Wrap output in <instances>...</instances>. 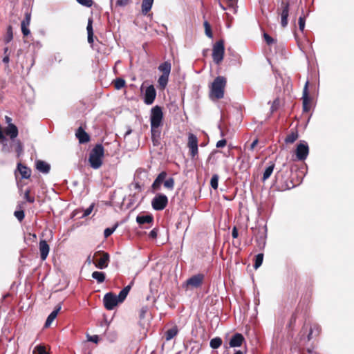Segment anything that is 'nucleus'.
I'll return each instance as SVG.
<instances>
[{"instance_id":"obj_39","label":"nucleus","mask_w":354,"mask_h":354,"mask_svg":"<svg viewBox=\"0 0 354 354\" xmlns=\"http://www.w3.org/2000/svg\"><path fill=\"white\" fill-rule=\"evenodd\" d=\"M164 186L170 189V190H172L174 189V179L173 178H169L167 179H166L165 180H164Z\"/></svg>"},{"instance_id":"obj_1","label":"nucleus","mask_w":354,"mask_h":354,"mask_svg":"<svg viewBox=\"0 0 354 354\" xmlns=\"http://www.w3.org/2000/svg\"><path fill=\"white\" fill-rule=\"evenodd\" d=\"M104 154V147L101 144L96 145L92 149L89 154L88 162L93 169H97L102 166Z\"/></svg>"},{"instance_id":"obj_25","label":"nucleus","mask_w":354,"mask_h":354,"mask_svg":"<svg viewBox=\"0 0 354 354\" xmlns=\"http://www.w3.org/2000/svg\"><path fill=\"white\" fill-rule=\"evenodd\" d=\"M133 284V282L131 283V284L127 286L126 287H124L118 294V295H116L117 298H118V300H119V301L120 303L123 302L124 301V299H126V297H127L131 288V285Z\"/></svg>"},{"instance_id":"obj_45","label":"nucleus","mask_w":354,"mask_h":354,"mask_svg":"<svg viewBox=\"0 0 354 354\" xmlns=\"http://www.w3.org/2000/svg\"><path fill=\"white\" fill-rule=\"evenodd\" d=\"M80 4L86 6L91 7L93 5V0H76Z\"/></svg>"},{"instance_id":"obj_20","label":"nucleus","mask_w":354,"mask_h":354,"mask_svg":"<svg viewBox=\"0 0 354 354\" xmlns=\"http://www.w3.org/2000/svg\"><path fill=\"white\" fill-rule=\"evenodd\" d=\"M36 169L43 174H48L50 171V166L43 160H37L35 162Z\"/></svg>"},{"instance_id":"obj_61","label":"nucleus","mask_w":354,"mask_h":354,"mask_svg":"<svg viewBox=\"0 0 354 354\" xmlns=\"http://www.w3.org/2000/svg\"><path fill=\"white\" fill-rule=\"evenodd\" d=\"M307 330H308V326L306 324H305L301 330V337H303V335H304V333H306L307 332Z\"/></svg>"},{"instance_id":"obj_30","label":"nucleus","mask_w":354,"mask_h":354,"mask_svg":"<svg viewBox=\"0 0 354 354\" xmlns=\"http://www.w3.org/2000/svg\"><path fill=\"white\" fill-rule=\"evenodd\" d=\"M274 168V164L273 162H271L270 165L266 167V169H265V171L263 172V178H262L263 181H266L267 179H268L270 177L271 174L273 172Z\"/></svg>"},{"instance_id":"obj_43","label":"nucleus","mask_w":354,"mask_h":354,"mask_svg":"<svg viewBox=\"0 0 354 354\" xmlns=\"http://www.w3.org/2000/svg\"><path fill=\"white\" fill-rule=\"evenodd\" d=\"M31 15L29 12H26L25 15V18L21 23V25L29 26L30 24Z\"/></svg>"},{"instance_id":"obj_38","label":"nucleus","mask_w":354,"mask_h":354,"mask_svg":"<svg viewBox=\"0 0 354 354\" xmlns=\"http://www.w3.org/2000/svg\"><path fill=\"white\" fill-rule=\"evenodd\" d=\"M218 179H219V176H218V174H214L212 176V178H211L210 185H211V187L214 189H218Z\"/></svg>"},{"instance_id":"obj_3","label":"nucleus","mask_w":354,"mask_h":354,"mask_svg":"<svg viewBox=\"0 0 354 354\" xmlns=\"http://www.w3.org/2000/svg\"><path fill=\"white\" fill-rule=\"evenodd\" d=\"M289 10H290V4L288 1L281 0V2L278 3V6L277 8V13L280 17L281 26L283 28H286L288 26V17L289 15Z\"/></svg>"},{"instance_id":"obj_26","label":"nucleus","mask_w":354,"mask_h":354,"mask_svg":"<svg viewBox=\"0 0 354 354\" xmlns=\"http://www.w3.org/2000/svg\"><path fill=\"white\" fill-rule=\"evenodd\" d=\"M171 63L169 62H165L160 64L158 66L159 71L162 72L164 75H168L169 76L170 72H171Z\"/></svg>"},{"instance_id":"obj_14","label":"nucleus","mask_w":354,"mask_h":354,"mask_svg":"<svg viewBox=\"0 0 354 354\" xmlns=\"http://www.w3.org/2000/svg\"><path fill=\"white\" fill-rule=\"evenodd\" d=\"M40 258L45 261L49 254L50 247L45 240H41L39 243Z\"/></svg>"},{"instance_id":"obj_17","label":"nucleus","mask_w":354,"mask_h":354,"mask_svg":"<svg viewBox=\"0 0 354 354\" xmlns=\"http://www.w3.org/2000/svg\"><path fill=\"white\" fill-rule=\"evenodd\" d=\"M245 339L241 333H235L230 339L229 345L230 347H239L242 345Z\"/></svg>"},{"instance_id":"obj_31","label":"nucleus","mask_w":354,"mask_h":354,"mask_svg":"<svg viewBox=\"0 0 354 354\" xmlns=\"http://www.w3.org/2000/svg\"><path fill=\"white\" fill-rule=\"evenodd\" d=\"M92 277L95 279L98 283H101L105 280V274L102 272L95 271L92 273Z\"/></svg>"},{"instance_id":"obj_13","label":"nucleus","mask_w":354,"mask_h":354,"mask_svg":"<svg viewBox=\"0 0 354 354\" xmlns=\"http://www.w3.org/2000/svg\"><path fill=\"white\" fill-rule=\"evenodd\" d=\"M156 96V91L153 85L148 86L145 91V103L146 104H153Z\"/></svg>"},{"instance_id":"obj_12","label":"nucleus","mask_w":354,"mask_h":354,"mask_svg":"<svg viewBox=\"0 0 354 354\" xmlns=\"http://www.w3.org/2000/svg\"><path fill=\"white\" fill-rule=\"evenodd\" d=\"M204 279V276L202 274H198L192 276V277L189 278L186 282L184 286H185L187 288L189 287L192 288H198L201 286V285L203 283Z\"/></svg>"},{"instance_id":"obj_49","label":"nucleus","mask_w":354,"mask_h":354,"mask_svg":"<svg viewBox=\"0 0 354 354\" xmlns=\"http://www.w3.org/2000/svg\"><path fill=\"white\" fill-rule=\"evenodd\" d=\"M131 0H117L116 5L119 6H125L131 3Z\"/></svg>"},{"instance_id":"obj_57","label":"nucleus","mask_w":354,"mask_h":354,"mask_svg":"<svg viewBox=\"0 0 354 354\" xmlns=\"http://www.w3.org/2000/svg\"><path fill=\"white\" fill-rule=\"evenodd\" d=\"M149 237L152 239H156L157 237V230L156 229H153L149 234Z\"/></svg>"},{"instance_id":"obj_19","label":"nucleus","mask_w":354,"mask_h":354,"mask_svg":"<svg viewBox=\"0 0 354 354\" xmlns=\"http://www.w3.org/2000/svg\"><path fill=\"white\" fill-rule=\"evenodd\" d=\"M75 136L78 138L80 143H86L90 140L89 136L82 127L77 129Z\"/></svg>"},{"instance_id":"obj_33","label":"nucleus","mask_w":354,"mask_h":354,"mask_svg":"<svg viewBox=\"0 0 354 354\" xmlns=\"http://www.w3.org/2000/svg\"><path fill=\"white\" fill-rule=\"evenodd\" d=\"M222 344V339L221 337H216L211 339L209 342L210 347L214 349L219 348Z\"/></svg>"},{"instance_id":"obj_24","label":"nucleus","mask_w":354,"mask_h":354,"mask_svg":"<svg viewBox=\"0 0 354 354\" xmlns=\"http://www.w3.org/2000/svg\"><path fill=\"white\" fill-rule=\"evenodd\" d=\"M17 169L19 170L22 178L28 179L30 177L31 170L28 167L21 163H18Z\"/></svg>"},{"instance_id":"obj_58","label":"nucleus","mask_w":354,"mask_h":354,"mask_svg":"<svg viewBox=\"0 0 354 354\" xmlns=\"http://www.w3.org/2000/svg\"><path fill=\"white\" fill-rule=\"evenodd\" d=\"M238 230L236 229V227H234L233 229H232V236L234 239H236L238 237Z\"/></svg>"},{"instance_id":"obj_44","label":"nucleus","mask_w":354,"mask_h":354,"mask_svg":"<svg viewBox=\"0 0 354 354\" xmlns=\"http://www.w3.org/2000/svg\"><path fill=\"white\" fill-rule=\"evenodd\" d=\"M117 227V225H115V227H111V228H106L104 231V235L106 238L109 237V236H111L113 232L115 230Z\"/></svg>"},{"instance_id":"obj_2","label":"nucleus","mask_w":354,"mask_h":354,"mask_svg":"<svg viewBox=\"0 0 354 354\" xmlns=\"http://www.w3.org/2000/svg\"><path fill=\"white\" fill-rule=\"evenodd\" d=\"M226 85V79L223 76H218L214 80L210 87L209 96L212 99H221L224 96V89Z\"/></svg>"},{"instance_id":"obj_37","label":"nucleus","mask_w":354,"mask_h":354,"mask_svg":"<svg viewBox=\"0 0 354 354\" xmlns=\"http://www.w3.org/2000/svg\"><path fill=\"white\" fill-rule=\"evenodd\" d=\"M297 138H298L297 132H292L291 133L288 134L286 136V138L285 139V142L286 143H293Z\"/></svg>"},{"instance_id":"obj_28","label":"nucleus","mask_w":354,"mask_h":354,"mask_svg":"<svg viewBox=\"0 0 354 354\" xmlns=\"http://www.w3.org/2000/svg\"><path fill=\"white\" fill-rule=\"evenodd\" d=\"M153 0H142V13L147 15L151 9Z\"/></svg>"},{"instance_id":"obj_47","label":"nucleus","mask_w":354,"mask_h":354,"mask_svg":"<svg viewBox=\"0 0 354 354\" xmlns=\"http://www.w3.org/2000/svg\"><path fill=\"white\" fill-rule=\"evenodd\" d=\"M305 17H299V28L301 31H304L305 28Z\"/></svg>"},{"instance_id":"obj_54","label":"nucleus","mask_w":354,"mask_h":354,"mask_svg":"<svg viewBox=\"0 0 354 354\" xmlns=\"http://www.w3.org/2000/svg\"><path fill=\"white\" fill-rule=\"evenodd\" d=\"M227 141L225 139H222L217 142L216 146L217 148H221L226 145Z\"/></svg>"},{"instance_id":"obj_50","label":"nucleus","mask_w":354,"mask_h":354,"mask_svg":"<svg viewBox=\"0 0 354 354\" xmlns=\"http://www.w3.org/2000/svg\"><path fill=\"white\" fill-rule=\"evenodd\" d=\"M93 205H91L88 208H86L82 214V217H86L88 216L93 211Z\"/></svg>"},{"instance_id":"obj_22","label":"nucleus","mask_w":354,"mask_h":354,"mask_svg":"<svg viewBox=\"0 0 354 354\" xmlns=\"http://www.w3.org/2000/svg\"><path fill=\"white\" fill-rule=\"evenodd\" d=\"M266 230L262 229L261 232H260L259 235H258L256 238V241L257 243V246L260 250H262L264 248L266 245Z\"/></svg>"},{"instance_id":"obj_4","label":"nucleus","mask_w":354,"mask_h":354,"mask_svg":"<svg viewBox=\"0 0 354 354\" xmlns=\"http://www.w3.org/2000/svg\"><path fill=\"white\" fill-rule=\"evenodd\" d=\"M225 46L223 40H219L213 45L212 58L215 64H220L223 59Z\"/></svg>"},{"instance_id":"obj_23","label":"nucleus","mask_w":354,"mask_h":354,"mask_svg":"<svg viewBox=\"0 0 354 354\" xmlns=\"http://www.w3.org/2000/svg\"><path fill=\"white\" fill-rule=\"evenodd\" d=\"M60 310H61V306H58L57 307L55 308V309H54L51 312V313L48 316L46 321L45 322V324H44L45 328H48L50 326L52 322L54 321V319L57 316V314Z\"/></svg>"},{"instance_id":"obj_42","label":"nucleus","mask_w":354,"mask_h":354,"mask_svg":"<svg viewBox=\"0 0 354 354\" xmlns=\"http://www.w3.org/2000/svg\"><path fill=\"white\" fill-rule=\"evenodd\" d=\"M151 137L153 139L155 138H159L160 136V131L159 129V127H151Z\"/></svg>"},{"instance_id":"obj_18","label":"nucleus","mask_w":354,"mask_h":354,"mask_svg":"<svg viewBox=\"0 0 354 354\" xmlns=\"http://www.w3.org/2000/svg\"><path fill=\"white\" fill-rule=\"evenodd\" d=\"M167 177V173L165 171L160 172L152 184V189L154 190H158L160 189L161 183L165 180Z\"/></svg>"},{"instance_id":"obj_63","label":"nucleus","mask_w":354,"mask_h":354,"mask_svg":"<svg viewBox=\"0 0 354 354\" xmlns=\"http://www.w3.org/2000/svg\"><path fill=\"white\" fill-rule=\"evenodd\" d=\"M6 122L9 124H11L10 122H11V118L10 117H8V116H6Z\"/></svg>"},{"instance_id":"obj_7","label":"nucleus","mask_w":354,"mask_h":354,"mask_svg":"<svg viewBox=\"0 0 354 354\" xmlns=\"http://www.w3.org/2000/svg\"><path fill=\"white\" fill-rule=\"evenodd\" d=\"M167 203L168 198L167 196L162 194L156 195L151 201L152 207L158 211L165 209Z\"/></svg>"},{"instance_id":"obj_15","label":"nucleus","mask_w":354,"mask_h":354,"mask_svg":"<svg viewBox=\"0 0 354 354\" xmlns=\"http://www.w3.org/2000/svg\"><path fill=\"white\" fill-rule=\"evenodd\" d=\"M3 134L9 136L12 142H15V139L18 136V129L13 124H9L7 127L3 130Z\"/></svg>"},{"instance_id":"obj_5","label":"nucleus","mask_w":354,"mask_h":354,"mask_svg":"<svg viewBox=\"0 0 354 354\" xmlns=\"http://www.w3.org/2000/svg\"><path fill=\"white\" fill-rule=\"evenodd\" d=\"M163 113L161 107L155 106L151 110V127H160L162 122Z\"/></svg>"},{"instance_id":"obj_10","label":"nucleus","mask_w":354,"mask_h":354,"mask_svg":"<svg viewBox=\"0 0 354 354\" xmlns=\"http://www.w3.org/2000/svg\"><path fill=\"white\" fill-rule=\"evenodd\" d=\"M97 254H100L101 257L94 262L95 267L101 270L107 268L110 261L109 254L107 252H101L100 251L97 252L95 256Z\"/></svg>"},{"instance_id":"obj_60","label":"nucleus","mask_w":354,"mask_h":354,"mask_svg":"<svg viewBox=\"0 0 354 354\" xmlns=\"http://www.w3.org/2000/svg\"><path fill=\"white\" fill-rule=\"evenodd\" d=\"M88 42L92 44L93 42V34H88Z\"/></svg>"},{"instance_id":"obj_8","label":"nucleus","mask_w":354,"mask_h":354,"mask_svg":"<svg viewBox=\"0 0 354 354\" xmlns=\"http://www.w3.org/2000/svg\"><path fill=\"white\" fill-rule=\"evenodd\" d=\"M296 157L298 160H304L309 153V148L306 142L301 141L296 149Z\"/></svg>"},{"instance_id":"obj_56","label":"nucleus","mask_w":354,"mask_h":354,"mask_svg":"<svg viewBox=\"0 0 354 354\" xmlns=\"http://www.w3.org/2000/svg\"><path fill=\"white\" fill-rule=\"evenodd\" d=\"M7 141V138L5 137L3 134V131H2L1 127L0 126V142H6Z\"/></svg>"},{"instance_id":"obj_32","label":"nucleus","mask_w":354,"mask_h":354,"mask_svg":"<svg viewBox=\"0 0 354 354\" xmlns=\"http://www.w3.org/2000/svg\"><path fill=\"white\" fill-rule=\"evenodd\" d=\"M169 80V76L168 75H161L158 80V85L161 89L165 88V87L167 85Z\"/></svg>"},{"instance_id":"obj_48","label":"nucleus","mask_w":354,"mask_h":354,"mask_svg":"<svg viewBox=\"0 0 354 354\" xmlns=\"http://www.w3.org/2000/svg\"><path fill=\"white\" fill-rule=\"evenodd\" d=\"M92 23H93L92 19H89L88 21V24H87V27H86L87 34H93Z\"/></svg>"},{"instance_id":"obj_6","label":"nucleus","mask_w":354,"mask_h":354,"mask_svg":"<svg viewBox=\"0 0 354 354\" xmlns=\"http://www.w3.org/2000/svg\"><path fill=\"white\" fill-rule=\"evenodd\" d=\"M1 143L3 145L2 151L4 153L10 152L12 151V147L14 145L15 146V150L17 153L18 156H20L23 151V146L19 140H17V141L15 140V142H12V140H11V141L9 142L8 140L7 139V141L1 142Z\"/></svg>"},{"instance_id":"obj_29","label":"nucleus","mask_w":354,"mask_h":354,"mask_svg":"<svg viewBox=\"0 0 354 354\" xmlns=\"http://www.w3.org/2000/svg\"><path fill=\"white\" fill-rule=\"evenodd\" d=\"M178 330L177 326H174L170 329L167 330L165 333V339L167 341L171 340L178 334Z\"/></svg>"},{"instance_id":"obj_36","label":"nucleus","mask_w":354,"mask_h":354,"mask_svg":"<svg viewBox=\"0 0 354 354\" xmlns=\"http://www.w3.org/2000/svg\"><path fill=\"white\" fill-rule=\"evenodd\" d=\"M263 253H259L255 257V261H254V269H257L261 266V264L263 263Z\"/></svg>"},{"instance_id":"obj_46","label":"nucleus","mask_w":354,"mask_h":354,"mask_svg":"<svg viewBox=\"0 0 354 354\" xmlns=\"http://www.w3.org/2000/svg\"><path fill=\"white\" fill-rule=\"evenodd\" d=\"M15 217L19 221H21L25 216L24 212L22 210L15 211L14 213Z\"/></svg>"},{"instance_id":"obj_27","label":"nucleus","mask_w":354,"mask_h":354,"mask_svg":"<svg viewBox=\"0 0 354 354\" xmlns=\"http://www.w3.org/2000/svg\"><path fill=\"white\" fill-rule=\"evenodd\" d=\"M136 221L140 225L145 223H150L153 221V216L150 214L148 215H138L136 217Z\"/></svg>"},{"instance_id":"obj_9","label":"nucleus","mask_w":354,"mask_h":354,"mask_svg":"<svg viewBox=\"0 0 354 354\" xmlns=\"http://www.w3.org/2000/svg\"><path fill=\"white\" fill-rule=\"evenodd\" d=\"M104 305L106 309L111 310H113L119 303V300L115 295L112 292H108L104 296L103 299Z\"/></svg>"},{"instance_id":"obj_59","label":"nucleus","mask_w":354,"mask_h":354,"mask_svg":"<svg viewBox=\"0 0 354 354\" xmlns=\"http://www.w3.org/2000/svg\"><path fill=\"white\" fill-rule=\"evenodd\" d=\"M258 143V140L256 139L254 140L250 145V150H254V147H256V145H257Z\"/></svg>"},{"instance_id":"obj_62","label":"nucleus","mask_w":354,"mask_h":354,"mask_svg":"<svg viewBox=\"0 0 354 354\" xmlns=\"http://www.w3.org/2000/svg\"><path fill=\"white\" fill-rule=\"evenodd\" d=\"M3 62L4 63H8L9 62V57L8 56H5L3 58Z\"/></svg>"},{"instance_id":"obj_16","label":"nucleus","mask_w":354,"mask_h":354,"mask_svg":"<svg viewBox=\"0 0 354 354\" xmlns=\"http://www.w3.org/2000/svg\"><path fill=\"white\" fill-rule=\"evenodd\" d=\"M308 81H307L306 82L304 90H303L302 100H303V110L304 112H308L310 110V106H309L310 97H309V95H308Z\"/></svg>"},{"instance_id":"obj_40","label":"nucleus","mask_w":354,"mask_h":354,"mask_svg":"<svg viewBox=\"0 0 354 354\" xmlns=\"http://www.w3.org/2000/svg\"><path fill=\"white\" fill-rule=\"evenodd\" d=\"M114 86L117 90L121 89L125 86V81L122 78H118L115 80Z\"/></svg>"},{"instance_id":"obj_11","label":"nucleus","mask_w":354,"mask_h":354,"mask_svg":"<svg viewBox=\"0 0 354 354\" xmlns=\"http://www.w3.org/2000/svg\"><path fill=\"white\" fill-rule=\"evenodd\" d=\"M187 147L190 151L192 158H194L198 153V138L193 133H189Z\"/></svg>"},{"instance_id":"obj_21","label":"nucleus","mask_w":354,"mask_h":354,"mask_svg":"<svg viewBox=\"0 0 354 354\" xmlns=\"http://www.w3.org/2000/svg\"><path fill=\"white\" fill-rule=\"evenodd\" d=\"M310 331L307 336V340L310 341L314 337H317L319 335L321 332L320 326L317 324H313L310 326Z\"/></svg>"},{"instance_id":"obj_41","label":"nucleus","mask_w":354,"mask_h":354,"mask_svg":"<svg viewBox=\"0 0 354 354\" xmlns=\"http://www.w3.org/2000/svg\"><path fill=\"white\" fill-rule=\"evenodd\" d=\"M204 26H205V35L209 38H212L213 35H212V30H211V26H210L209 24L207 21H205L204 22Z\"/></svg>"},{"instance_id":"obj_34","label":"nucleus","mask_w":354,"mask_h":354,"mask_svg":"<svg viewBox=\"0 0 354 354\" xmlns=\"http://www.w3.org/2000/svg\"><path fill=\"white\" fill-rule=\"evenodd\" d=\"M13 39V33H12V28L11 26H9L7 28L6 34L4 37L5 43L8 44Z\"/></svg>"},{"instance_id":"obj_35","label":"nucleus","mask_w":354,"mask_h":354,"mask_svg":"<svg viewBox=\"0 0 354 354\" xmlns=\"http://www.w3.org/2000/svg\"><path fill=\"white\" fill-rule=\"evenodd\" d=\"M32 354H49V353L46 351L44 346L39 344L35 347Z\"/></svg>"},{"instance_id":"obj_53","label":"nucleus","mask_w":354,"mask_h":354,"mask_svg":"<svg viewBox=\"0 0 354 354\" xmlns=\"http://www.w3.org/2000/svg\"><path fill=\"white\" fill-rule=\"evenodd\" d=\"M21 32L24 36H28L30 33L28 26L21 25Z\"/></svg>"},{"instance_id":"obj_52","label":"nucleus","mask_w":354,"mask_h":354,"mask_svg":"<svg viewBox=\"0 0 354 354\" xmlns=\"http://www.w3.org/2000/svg\"><path fill=\"white\" fill-rule=\"evenodd\" d=\"M263 37L268 45H270L274 42V39L267 33L263 34Z\"/></svg>"},{"instance_id":"obj_51","label":"nucleus","mask_w":354,"mask_h":354,"mask_svg":"<svg viewBox=\"0 0 354 354\" xmlns=\"http://www.w3.org/2000/svg\"><path fill=\"white\" fill-rule=\"evenodd\" d=\"M25 198L28 202H29L30 203H32L35 201L34 197L30 196V191L29 190L26 191Z\"/></svg>"},{"instance_id":"obj_64","label":"nucleus","mask_w":354,"mask_h":354,"mask_svg":"<svg viewBox=\"0 0 354 354\" xmlns=\"http://www.w3.org/2000/svg\"><path fill=\"white\" fill-rule=\"evenodd\" d=\"M131 133V129H128V131L124 134V137L129 135Z\"/></svg>"},{"instance_id":"obj_55","label":"nucleus","mask_w":354,"mask_h":354,"mask_svg":"<svg viewBox=\"0 0 354 354\" xmlns=\"http://www.w3.org/2000/svg\"><path fill=\"white\" fill-rule=\"evenodd\" d=\"M88 339L90 342H92L94 343H97L99 341V337L97 335H92V336H89Z\"/></svg>"}]
</instances>
